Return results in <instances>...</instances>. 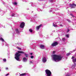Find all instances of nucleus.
Segmentation results:
<instances>
[{"label": "nucleus", "instance_id": "aec40b11", "mask_svg": "<svg viewBox=\"0 0 76 76\" xmlns=\"http://www.w3.org/2000/svg\"><path fill=\"white\" fill-rule=\"evenodd\" d=\"M29 31L30 32H32L33 31V30H32L31 29H30L29 30Z\"/></svg>", "mask_w": 76, "mask_h": 76}, {"label": "nucleus", "instance_id": "6e6552de", "mask_svg": "<svg viewBox=\"0 0 76 76\" xmlns=\"http://www.w3.org/2000/svg\"><path fill=\"white\" fill-rule=\"evenodd\" d=\"M74 58H75V57L73 56L71 58L72 59H73L72 61L73 62V63H75V62H76V58H75V59H73Z\"/></svg>", "mask_w": 76, "mask_h": 76}, {"label": "nucleus", "instance_id": "c756f323", "mask_svg": "<svg viewBox=\"0 0 76 76\" xmlns=\"http://www.w3.org/2000/svg\"><path fill=\"white\" fill-rule=\"evenodd\" d=\"M53 53H55V51H53Z\"/></svg>", "mask_w": 76, "mask_h": 76}, {"label": "nucleus", "instance_id": "c85d7f7f", "mask_svg": "<svg viewBox=\"0 0 76 76\" xmlns=\"http://www.w3.org/2000/svg\"><path fill=\"white\" fill-rule=\"evenodd\" d=\"M6 70H7L8 69V68H7V67L6 68Z\"/></svg>", "mask_w": 76, "mask_h": 76}, {"label": "nucleus", "instance_id": "bb28decb", "mask_svg": "<svg viewBox=\"0 0 76 76\" xmlns=\"http://www.w3.org/2000/svg\"><path fill=\"white\" fill-rule=\"evenodd\" d=\"M31 58H34V56H31Z\"/></svg>", "mask_w": 76, "mask_h": 76}, {"label": "nucleus", "instance_id": "f8f14e48", "mask_svg": "<svg viewBox=\"0 0 76 76\" xmlns=\"http://www.w3.org/2000/svg\"><path fill=\"white\" fill-rule=\"evenodd\" d=\"M15 31L17 32V33L18 34H19L20 33L19 31V30H18V29H16L15 30Z\"/></svg>", "mask_w": 76, "mask_h": 76}, {"label": "nucleus", "instance_id": "cd10ccee", "mask_svg": "<svg viewBox=\"0 0 76 76\" xmlns=\"http://www.w3.org/2000/svg\"><path fill=\"white\" fill-rule=\"evenodd\" d=\"M9 75V74H7V75H6V76H8V75Z\"/></svg>", "mask_w": 76, "mask_h": 76}, {"label": "nucleus", "instance_id": "4468645a", "mask_svg": "<svg viewBox=\"0 0 76 76\" xmlns=\"http://www.w3.org/2000/svg\"><path fill=\"white\" fill-rule=\"evenodd\" d=\"M0 40H1V41H2V42H4V39H3L1 37L0 38Z\"/></svg>", "mask_w": 76, "mask_h": 76}, {"label": "nucleus", "instance_id": "2f4dec72", "mask_svg": "<svg viewBox=\"0 0 76 76\" xmlns=\"http://www.w3.org/2000/svg\"><path fill=\"white\" fill-rule=\"evenodd\" d=\"M30 54H31V55H32L33 53H30Z\"/></svg>", "mask_w": 76, "mask_h": 76}, {"label": "nucleus", "instance_id": "6ab92c4d", "mask_svg": "<svg viewBox=\"0 0 76 76\" xmlns=\"http://www.w3.org/2000/svg\"><path fill=\"white\" fill-rule=\"evenodd\" d=\"M17 48L18 49V50H21V49L20 48L18 47H17Z\"/></svg>", "mask_w": 76, "mask_h": 76}, {"label": "nucleus", "instance_id": "5701e85b", "mask_svg": "<svg viewBox=\"0 0 76 76\" xmlns=\"http://www.w3.org/2000/svg\"><path fill=\"white\" fill-rule=\"evenodd\" d=\"M3 60L5 62H6V59L5 58L3 59Z\"/></svg>", "mask_w": 76, "mask_h": 76}, {"label": "nucleus", "instance_id": "4be33fe9", "mask_svg": "<svg viewBox=\"0 0 76 76\" xmlns=\"http://www.w3.org/2000/svg\"><path fill=\"white\" fill-rule=\"evenodd\" d=\"M70 15H71V16H72V17H75V16H74L72 14H70Z\"/></svg>", "mask_w": 76, "mask_h": 76}, {"label": "nucleus", "instance_id": "393cba45", "mask_svg": "<svg viewBox=\"0 0 76 76\" xmlns=\"http://www.w3.org/2000/svg\"><path fill=\"white\" fill-rule=\"evenodd\" d=\"M53 26H54V27H56V26H57L55 25V24H54V23H53Z\"/></svg>", "mask_w": 76, "mask_h": 76}, {"label": "nucleus", "instance_id": "a878e982", "mask_svg": "<svg viewBox=\"0 0 76 76\" xmlns=\"http://www.w3.org/2000/svg\"><path fill=\"white\" fill-rule=\"evenodd\" d=\"M15 16V14H12L11 15V16Z\"/></svg>", "mask_w": 76, "mask_h": 76}, {"label": "nucleus", "instance_id": "f3484780", "mask_svg": "<svg viewBox=\"0 0 76 76\" xmlns=\"http://www.w3.org/2000/svg\"><path fill=\"white\" fill-rule=\"evenodd\" d=\"M67 21H68V22H69V23H70L71 22V21L69 19L66 20Z\"/></svg>", "mask_w": 76, "mask_h": 76}, {"label": "nucleus", "instance_id": "f03ea898", "mask_svg": "<svg viewBox=\"0 0 76 76\" xmlns=\"http://www.w3.org/2000/svg\"><path fill=\"white\" fill-rule=\"evenodd\" d=\"M53 56V59L55 61H56V60L59 61L60 60H61V59H62V57L60 55H54Z\"/></svg>", "mask_w": 76, "mask_h": 76}, {"label": "nucleus", "instance_id": "423d86ee", "mask_svg": "<svg viewBox=\"0 0 76 76\" xmlns=\"http://www.w3.org/2000/svg\"><path fill=\"white\" fill-rule=\"evenodd\" d=\"M25 23L24 22H22L21 23L20 25V27L21 28H23L24 26H25Z\"/></svg>", "mask_w": 76, "mask_h": 76}, {"label": "nucleus", "instance_id": "473e14b6", "mask_svg": "<svg viewBox=\"0 0 76 76\" xmlns=\"http://www.w3.org/2000/svg\"><path fill=\"white\" fill-rule=\"evenodd\" d=\"M66 76H70L69 75H66Z\"/></svg>", "mask_w": 76, "mask_h": 76}, {"label": "nucleus", "instance_id": "9d476101", "mask_svg": "<svg viewBox=\"0 0 76 76\" xmlns=\"http://www.w3.org/2000/svg\"><path fill=\"white\" fill-rule=\"evenodd\" d=\"M27 60H28V59L26 58L25 57H24L23 58V61L24 62H26V61H27Z\"/></svg>", "mask_w": 76, "mask_h": 76}, {"label": "nucleus", "instance_id": "dca6fc26", "mask_svg": "<svg viewBox=\"0 0 76 76\" xmlns=\"http://www.w3.org/2000/svg\"><path fill=\"white\" fill-rule=\"evenodd\" d=\"M76 64L74 63V66H72V69H73V68H74V66H76Z\"/></svg>", "mask_w": 76, "mask_h": 76}, {"label": "nucleus", "instance_id": "9b49d317", "mask_svg": "<svg viewBox=\"0 0 76 76\" xmlns=\"http://www.w3.org/2000/svg\"><path fill=\"white\" fill-rule=\"evenodd\" d=\"M42 61H43V62L45 63V62H46V61H47V59H46V58H45L44 57H43L42 60Z\"/></svg>", "mask_w": 76, "mask_h": 76}, {"label": "nucleus", "instance_id": "1a4fd4ad", "mask_svg": "<svg viewBox=\"0 0 76 76\" xmlns=\"http://www.w3.org/2000/svg\"><path fill=\"white\" fill-rule=\"evenodd\" d=\"M40 47L41 49H44V48L45 47V46H44V45H40Z\"/></svg>", "mask_w": 76, "mask_h": 76}, {"label": "nucleus", "instance_id": "f704fd0d", "mask_svg": "<svg viewBox=\"0 0 76 76\" xmlns=\"http://www.w3.org/2000/svg\"><path fill=\"white\" fill-rule=\"evenodd\" d=\"M53 1V0H50V1Z\"/></svg>", "mask_w": 76, "mask_h": 76}, {"label": "nucleus", "instance_id": "412c9836", "mask_svg": "<svg viewBox=\"0 0 76 76\" xmlns=\"http://www.w3.org/2000/svg\"><path fill=\"white\" fill-rule=\"evenodd\" d=\"M66 37H67V38H69V34L66 35Z\"/></svg>", "mask_w": 76, "mask_h": 76}, {"label": "nucleus", "instance_id": "20e7f679", "mask_svg": "<svg viewBox=\"0 0 76 76\" xmlns=\"http://www.w3.org/2000/svg\"><path fill=\"white\" fill-rule=\"evenodd\" d=\"M58 44V42H53L51 44V46L52 47H55L57 46Z\"/></svg>", "mask_w": 76, "mask_h": 76}, {"label": "nucleus", "instance_id": "ddd939ff", "mask_svg": "<svg viewBox=\"0 0 76 76\" xmlns=\"http://www.w3.org/2000/svg\"><path fill=\"white\" fill-rule=\"evenodd\" d=\"M26 75V73H22L20 75V76H23L24 75Z\"/></svg>", "mask_w": 76, "mask_h": 76}, {"label": "nucleus", "instance_id": "39448f33", "mask_svg": "<svg viewBox=\"0 0 76 76\" xmlns=\"http://www.w3.org/2000/svg\"><path fill=\"white\" fill-rule=\"evenodd\" d=\"M69 6L71 9H73V8H75V7H76V5L74 3L72 4H70Z\"/></svg>", "mask_w": 76, "mask_h": 76}, {"label": "nucleus", "instance_id": "72a5a7b5", "mask_svg": "<svg viewBox=\"0 0 76 76\" xmlns=\"http://www.w3.org/2000/svg\"><path fill=\"white\" fill-rule=\"evenodd\" d=\"M30 63H32V61H30Z\"/></svg>", "mask_w": 76, "mask_h": 76}, {"label": "nucleus", "instance_id": "0eeeda50", "mask_svg": "<svg viewBox=\"0 0 76 76\" xmlns=\"http://www.w3.org/2000/svg\"><path fill=\"white\" fill-rule=\"evenodd\" d=\"M42 26V25L41 24H40L39 26H36V29L38 30L39 29V28H40L41 27V26Z\"/></svg>", "mask_w": 76, "mask_h": 76}, {"label": "nucleus", "instance_id": "7c9ffc66", "mask_svg": "<svg viewBox=\"0 0 76 76\" xmlns=\"http://www.w3.org/2000/svg\"><path fill=\"white\" fill-rule=\"evenodd\" d=\"M60 26H62V25H61V24H60Z\"/></svg>", "mask_w": 76, "mask_h": 76}, {"label": "nucleus", "instance_id": "f257e3e1", "mask_svg": "<svg viewBox=\"0 0 76 76\" xmlns=\"http://www.w3.org/2000/svg\"><path fill=\"white\" fill-rule=\"evenodd\" d=\"M20 54H24L26 57H28V55L26 54L23 51H18V52H17L15 54V58L17 61L19 60V57L21 55Z\"/></svg>", "mask_w": 76, "mask_h": 76}, {"label": "nucleus", "instance_id": "b1692460", "mask_svg": "<svg viewBox=\"0 0 76 76\" xmlns=\"http://www.w3.org/2000/svg\"><path fill=\"white\" fill-rule=\"evenodd\" d=\"M14 4L15 5H17V2H15L14 3Z\"/></svg>", "mask_w": 76, "mask_h": 76}, {"label": "nucleus", "instance_id": "a211bd4d", "mask_svg": "<svg viewBox=\"0 0 76 76\" xmlns=\"http://www.w3.org/2000/svg\"><path fill=\"white\" fill-rule=\"evenodd\" d=\"M62 39L63 41H66V39H65V38H63Z\"/></svg>", "mask_w": 76, "mask_h": 76}, {"label": "nucleus", "instance_id": "7ed1b4c3", "mask_svg": "<svg viewBox=\"0 0 76 76\" xmlns=\"http://www.w3.org/2000/svg\"><path fill=\"white\" fill-rule=\"evenodd\" d=\"M45 72L47 76H51V72L50 70L47 69L45 70Z\"/></svg>", "mask_w": 76, "mask_h": 76}, {"label": "nucleus", "instance_id": "2eb2a0df", "mask_svg": "<svg viewBox=\"0 0 76 76\" xmlns=\"http://www.w3.org/2000/svg\"><path fill=\"white\" fill-rule=\"evenodd\" d=\"M71 53H67L66 54V56H70V54H71Z\"/></svg>", "mask_w": 76, "mask_h": 76}]
</instances>
